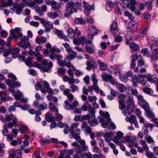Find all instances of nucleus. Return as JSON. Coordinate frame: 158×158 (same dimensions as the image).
Returning a JSON list of instances; mask_svg holds the SVG:
<instances>
[{
  "mask_svg": "<svg viewBox=\"0 0 158 158\" xmlns=\"http://www.w3.org/2000/svg\"><path fill=\"white\" fill-rule=\"evenodd\" d=\"M41 24L44 27V31L46 32H49L53 28V24L48 20H46L44 19Z\"/></svg>",
  "mask_w": 158,
  "mask_h": 158,
  "instance_id": "nucleus-4",
  "label": "nucleus"
},
{
  "mask_svg": "<svg viewBox=\"0 0 158 158\" xmlns=\"http://www.w3.org/2000/svg\"><path fill=\"white\" fill-rule=\"evenodd\" d=\"M143 109L145 110L147 114L150 118H152V119L155 117V114L150 109L149 105L144 107Z\"/></svg>",
  "mask_w": 158,
  "mask_h": 158,
  "instance_id": "nucleus-15",
  "label": "nucleus"
},
{
  "mask_svg": "<svg viewBox=\"0 0 158 158\" xmlns=\"http://www.w3.org/2000/svg\"><path fill=\"white\" fill-rule=\"evenodd\" d=\"M35 41L36 43L40 44L41 43H44L46 42V39L44 36H42L41 38L37 37Z\"/></svg>",
  "mask_w": 158,
  "mask_h": 158,
  "instance_id": "nucleus-29",
  "label": "nucleus"
},
{
  "mask_svg": "<svg viewBox=\"0 0 158 158\" xmlns=\"http://www.w3.org/2000/svg\"><path fill=\"white\" fill-rule=\"evenodd\" d=\"M123 134L121 131H118L116 135L115 136L113 139V141L118 145H120L122 143L121 141L119 140L123 137Z\"/></svg>",
  "mask_w": 158,
  "mask_h": 158,
  "instance_id": "nucleus-9",
  "label": "nucleus"
},
{
  "mask_svg": "<svg viewBox=\"0 0 158 158\" xmlns=\"http://www.w3.org/2000/svg\"><path fill=\"white\" fill-rule=\"evenodd\" d=\"M85 49L86 52L89 53L91 54L94 52V49L91 47L88 46L87 44H86Z\"/></svg>",
  "mask_w": 158,
  "mask_h": 158,
  "instance_id": "nucleus-53",
  "label": "nucleus"
},
{
  "mask_svg": "<svg viewBox=\"0 0 158 158\" xmlns=\"http://www.w3.org/2000/svg\"><path fill=\"white\" fill-rule=\"evenodd\" d=\"M88 148V147L86 144L81 145V149L79 148L78 149V152L79 153L81 151H85L87 150Z\"/></svg>",
  "mask_w": 158,
  "mask_h": 158,
  "instance_id": "nucleus-55",
  "label": "nucleus"
},
{
  "mask_svg": "<svg viewBox=\"0 0 158 158\" xmlns=\"http://www.w3.org/2000/svg\"><path fill=\"white\" fill-rule=\"evenodd\" d=\"M5 119L7 122L10 121L11 120H12V122H9L6 125V127L9 128H12L13 127H17L18 125L17 123V118L14 116L12 114H10L8 115H5Z\"/></svg>",
  "mask_w": 158,
  "mask_h": 158,
  "instance_id": "nucleus-2",
  "label": "nucleus"
},
{
  "mask_svg": "<svg viewBox=\"0 0 158 158\" xmlns=\"http://www.w3.org/2000/svg\"><path fill=\"white\" fill-rule=\"evenodd\" d=\"M141 53L143 54L144 56L148 57L150 56V53L148 52V49L145 48L141 50Z\"/></svg>",
  "mask_w": 158,
  "mask_h": 158,
  "instance_id": "nucleus-49",
  "label": "nucleus"
},
{
  "mask_svg": "<svg viewBox=\"0 0 158 158\" xmlns=\"http://www.w3.org/2000/svg\"><path fill=\"white\" fill-rule=\"evenodd\" d=\"M70 89L72 92L74 93L78 90V87L74 84H72L70 86Z\"/></svg>",
  "mask_w": 158,
  "mask_h": 158,
  "instance_id": "nucleus-48",
  "label": "nucleus"
},
{
  "mask_svg": "<svg viewBox=\"0 0 158 158\" xmlns=\"http://www.w3.org/2000/svg\"><path fill=\"white\" fill-rule=\"evenodd\" d=\"M60 89L63 90V94L64 95L66 96L67 98L70 101H72L74 98L73 95L70 92V89H65V87L64 85H61L60 87Z\"/></svg>",
  "mask_w": 158,
  "mask_h": 158,
  "instance_id": "nucleus-3",
  "label": "nucleus"
},
{
  "mask_svg": "<svg viewBox=\"0 0 158 158\" xmlns=\"http://www.w3.org/2000/svg\"><path fill=\"white\" fill-rule=\"evenodd\" d=\"M85 104L82 105L81 106V110L84 111L88 110L91 108V105L89 104L88 102H85Z\"/></svg>",
  "mask_w": 158,
  "mask_h": 158,
  "instance_id": "nucleus-31",
  "label": "nucleus"
},
{
  "mask_svg": "<svg viewBox=\"0 0 158 158\" xmlns=\"http://www.w3.org/2000/svg\"><path fill=\"white\" fill-rule=\"evenodd\" d=\"M25 6V4L21 3L20 4L14 3L13 5L14 7L16 9L15 12L18 14H19L22 10L23 8Z\"/></svg>",
  "mask_w": 158,
  "mask_h": 158,
  "instance_id": "nucleus-10",
  "label": "nucleus"
},
{
  "mask_svg": "<svg viewBox=\"0 0 158 158\" xmlns=\"http://www.w3.org/2000/svg\"><path fill=\"white\" fill-rule=\"evenodd\" d=\"M146 78L147 79L148 81L151 83H155L158 80V78L156 77H154L151 74L148 75L147 77H146Z\"/></svg>",
  "mask_w": 158,
  "mask_h": 158,
  "instance_id": "nucleus-21",
  "label": "nucleus"
},
{
  "mask_svg": "<svg viewBox=\"0 0 158 158\" xmlns=\"http://www.w3.org/2000/svg\"><path fill=\"white\" fill-rule=\"evenodd\" d=\"M81 6L80 3L77 2L73 3V2H70L66 4V5L65 11L64 13L65 17H68L72 14L73 12L77 13L79 9L81 8Z\"/></svg>",
  "mask_w": 158,
  "mask_h": 158,
  "instance_id": "nucleus-1",
  "label": "nucleus"
},
{
  "mask_svg": "<svg viewBox=\"0 0 158 158\" xmlns=\"http://www.w3.org/2000/svg\"><path fill=\"white\" fill-rule=\"evenodd\" d=\"M117 24L116 22H114L111 25L110 27V31L112 33H114V31L117 30Z\"/></svg>",
  "mask_w": 158,
  "mask_h": 158,
  "instance_id": "nucleus-42",
  "label": "nucleus"
},
{
  "mask_svg": "<svg viewBox=\"0 0 158 158\" xmlns=\"http://www.w3.org/2000/svg\"><path fill=\"white\" fill-rule=\"evenodd\" d=\"M43 64L42 70L44 72H47L52 67L53 65L51 62L44 59L42 61Z\"/></svg>",
  "mask_w": 158,
  "mask_h": 158,
  "instance_id": "nucleus-5",
  "label": "nucleus"
},
{
  "mask_svg": "<svg viewBox=\"0 0 158 158\" xmlns=\"http://www.w3.org/2000/svg\"><path fill=\"white\" fill-rule=\"evenodd\" d=\"M91 78L93 82V86L96 85H97L98 80L96 78V76L94 74H93L92 75Z\"/></svg>",
  "mask_w": 158,
  "mask_h": 158,
  "instance_id": "nucleus-58",
  "label": "nucleus"
},
{
  "mask_svg": "<svg viewBox=\"0 0 158 158\" xmlns=\"http://www.w3.org/2000/svg\"><path fill=\"white\" fill-rule=\"evenodd\" d=\"M46 120L48 122L52 121L55 119V118L52 116V114L50 113H47L45 115Z\"/></svg>",
  "mask_w": 158,
  "mask_h": 158,
  "instance_id": "nucleus-27",
  "label": "nucleus"
},
{
  "mask_svg": "<svg viewBox=\"0 0 158 158\" xmlns=\"http://www.w3.org/2000/svg\"><path fill=\"white\" fill-rule=\"evenodd\" d=\"M49 108L51 112L54 113L56 114L58 113V108L56 106L54 103L50 102L49 104Z\"/></svg>",
  "mask_w": 158,
  "mask_h": 158,
  "instance_id": "nucleus-19",
  "label": "nucleus"
},
{
  "mask_svg": "<svg viewBox=\"0 0 158 158\" xmlns=\"http://www.w3.org/2000/svg\"><path fill=\"white\" fill-rule=\"evenodd\" d=\"M62 15L61 11L60 10H57L56 12H49L48 14V17L52 19H55L57 17H60Z\"/></svg>",
  "mask_w": 158,
  "mask_h": 158,
  "instance_id": "nucleus-7",
  "label": "nucleus"
},
{
  "mask_svg": "<svg viewBox=\"0 0 158 158\" xmlns=\"http://www.w3.org/2000/svg\"><path fill=\"white\" fill-rule=\"evenodd\" d=\"M152 0H149L146 2V6L148 10H151L152 9Z\"/></svg>",
  "mask_w": 158,
  "mask_h": 158,
  "instance_id": "nucleus-46",
  "label": "nucleus"
},
{
  "mask_svg": "<svg viewBox=\"0 0 158 158\" xmlns=\"http://www.w3.org/2000/svg\"><path fill=\"white\" fill-rule=\"evenodd\" d=\"M99 113L101 115L104 116L105 118L108 122H110L111 119L110 118V114L107 112H106L104 113L102 110H100Z\"/></svg>",
  "mask_w": 158,
  "mask_h": 158,
  "instance_id": "nucleus-23",
  "label": "nucleus"
},
{
  "mask_svg": "<svg viewBox=\"0 0 158 158\" xmlns=\"http://www.w3.org/2000/svg\"><path fill=\"white\" fill-rule=\"evenodd\" d=\"M70 132L71 135H72V137L75 138L77 141H78L79 139H81V137L79 135L80 134H77V133H76L74 132V131L72 130H71L70 131Z\"/></svg>",
  "mask_w": 158,
  "mask_h": 158,
  "instance_id": "nucleus-33",
  "label": "nucleus"
},
{
  "mask_svg": "<svg viewBox=\"0 0 158 158\" xmlns=\"http://www.w3.org/2000/svg\"><path fill=\"white\" fill-rule=\"evenodd\" d=\"M47 105L45 103H43L39 106L38 108L40 110H43L47 108Z\"/></svg>",
  "mask_w": 158,
  "mask_h": 158,
  "instance_id": "nucleus-57",
  "label": "nucleus"
},
{
  "mask_svg": "<svg viewBox=\"0 0 158 158\" xmlns=\"http://www.w3.org/2000/svg\"><path fill=\"white\" fill-rule=\"evenodd\" d=\"M53 32L57 35L60 39H64V35L61 30L55 28L53 31Z\"/></svg>",
  "mask_w": 158,
  "mask_h": 158,
  "instance_id": "nucleus-24",
  "label": "nucleus"
},
{
  "mask_svg": "<svg viewBox=\"0 0 158 158\" xmlns=\"http://www.w3.org/2000/svg\"><path fill=\"white\" fill-rule=\"evenodd\" d=\"M143 124L144 127L146 128L149 127L151 129H152L154 127V125L153 124L149 123L146 121L143 123Z\"/></svg>",
  "mask_w": 158,
  "mask_h": 158,
  "instance_id": "nucleus-56",
  "label": "nucleus"
},
{
  "mask_svg": "<svg viewBox=\"0 0 158 158\" xmlns=\"http://www.w3.org/2000/svg\"><path fill=\"white\" fill-rule=\"evenodd\" d=\"M126 44H128L130 48L133 51L135 52L137 50L139 47L138 45L134 42H130L127 41L126 42Z\"/></svg>",
  "mask_w": 158,
  "mask_h": 158,
  "instance_id": "nucleus-20",
  "label": "nucleus"
},
{
  "mask_svg": "<svg viewBox=\"0 0 158 158\" xmlns=\"http://www.w3.org/2000/svg\"><path fill=\"white\" fill-rule=\"evenodd\" d=\"M136 3V1L135 0H131L129 2L127 3V7L130 8L131 11H133L135 8V5Z\"/></svg>",
  "mask_w": 158,
  "mask_h": 158,
  "instance_id": "nucleus-18",
  "label": "nucleus"
},
{
  "mask_svg": "<svg viewBox=\"0 0 158 158\" xmlns=\"http://www.w3.org/2000/svg\"><path fill=\"white\" fill-rule=\"evenodd\" d=\"M74 23L77 24H82L86 23L85 21H83V20L80 18H76L74 21Z\"/></svg>",
  "mask_w": 158,
  "mask_h": 158,
  "instance_id": "nucleus-44",
  "label": "nucleus"
},
{
  "mask_svg": "<svg viewBox=\"0 0 158 158\" xmlns=\"http://www.w3.org/2000/svg\"><path fill=\"white\" fill-rule=\"evenodd\" d=\"M10 53L12 54V56L14 58L19 56L20 49L18 47L10 48Z\"/></svg>",
  "mask_w": 158,
  "mask_h": 158,
  "instance_id": "nucleus-11",
  "label": "nucleus"
},
{
  "mask_svg": "<svg viewBox=\"0 0 158 158\" xmlns=\"http://www.w3.org/2000/svg\"><path fill=\"white\" fill-rule=\"evenodd\" d=\"M132 59L131 60L136 61L138 59H140V58H142V56L141 55H138L137 54L135 53L132 55Z\"/></svg>",
  "mask_w": 158,
  "mask_h": 158,
  "instance_id": "nucleus-51",
  "label": "nucleus"
},
{
  "mask_svg": "<svg viewBox=\"0 0 158 158\" xmlns=\"http://www.w3.org/2000/svg\"><path fill=\"white\" fill-rule=\"evenodd\" d=\"M79 44H81L84 45L86 41L85 38L83 36H81L78 38Z\"/></svg>",
  "mask_w": 158,
  "mask_h": 158,
  "instance_id": "nucleus-54",
  "label": "nucleus"
},
{
  "mask_svg": "<svg viewBox=\"0 0 158 158\" xmlns=\"http://www.w3.org/2000/svg\"><path fill=\"white\" fill-rule=\"evenodd\" d=\"M88 99L90 102H95L97 100V98L95 96H89L88 97Z\"/></svg>",
  "mask_w": 158,
  "mask_h": 158,
  "instance_id": "nucleus-60",
  "label": "nucleus"
},
{
  "mask_svg": "<svg viewBox=\"0 0 158 158\" xmlns=\"http://www.w3.org/2000/svg\"><path fill=\"white\" fill-rule=\"evenodd\" d=\"M145 139L146 141L148 143H155V141L149 135H147L145 137Z\"/></svg>",
  "mask_w": 158,
  "mask_h": 158,
  "instance_id": "nucleus-47",
  "label": "nucleus"
},
{
  "mask_svg": "<svg viewBox=\"0 0 158 158\" xmlns=\"http://www.w3.org/2000/svg\"><path fill=\"white\" fill-rule=\"evenodd\" d=\"M88 123L92 127L95 126L98 123V121L96 119H93L88 120Z\"/></svg>",
  "mask_w": 158,
  "mask_h": 158,
  "instance_id": "nucleus-38",
  "label": "nucleus"
},
{
  "mask_svg": "<svg viewBox=\"0 0 158 158\" xmlns=\"http://www.w3.org/2000/svg\"><path fill=\"white\" fill-rule=\"evenodd\" d=\"M137 25L136 22H132L128 24L127 28L129 30V31H134L136 30Z\"/></svg>",
  "mask_w": 158,
  "mask_h": 158,
  "instance_id": "nucleus-17",
  "label": "nucleus"
},
{
  "mask_svg": "<svg viewBox=\"0 0 158 158\" xmlns=\"http://www.w3.org/2000/svg\"><path fill=\"white\" fill-rule=\"evenodd\" d=\"M32 52L33 54H34L35 56H37V59L38 61L42 62V61L44 59H43L42 55L40 54L39 52H37L36 53L33 52Z\"/></svg>",
  "mask_w": 158,
  "mask_h": 158,
  "instance_id": "nucleus-39",
  "label": "nucleus"
},
{
  "mask_svg": "<svg viewBox=\"0 0 158 158\" xmlns=\"http://www.w3.org/2000/svg\"><path fill=\"white\" fill-rule=\"evenodd\" d=\"M99 66V69L102 71H105L107 70L108 69V67L107 64L102 62V61L100 60H97Z\"/></svg>",
  "mask_w": 158,
  "mask_h": 158,
  "instance_id": "nucleus-16",
  "label": "nucleus"
},
{
  "mask_svg": "<svg viewBox=\"0 0 158 158\" xmlns=\"http://www.w3.org/2000/svg\"><path fill=\"white\" fill-rule=\"evenodd\" d=\"M51 6L53 9L57 10L60 8V5L59 3L56 2L55 1L52 0Z\"/></svg>",
  "mask_w": 158,
  "mask_h": 158,
  "instance_id": "nucleus-32",
  "label": "nucleus"
},
{
  "mask_svg": "<svg viewBox=\"0 0 158 158\" xmlns=\"http://www.w3.org/2000/svg\"><path fill=\"white\" fill-rule=\"evenodd\" d=\"M29 40L28 38L26 36L23 37V38L20 39V42L19 43H21V44H23L26 42H28Z\"/></svg>",
  "mask_w": 158,
  "mask_h": 158,
  "instance_id": "nucleus-62",
  "label": "nucleus"
},
{
  "mask_svg": "<svg viewBox=\"0 0 158 158\" xmlns=\"http://www.w3.org/2000/svg\"><path fill=\"white\" fill-rule=\"evenodd\" d=\"M145 86V87L143 89V92L148 94H150L153 93L152 91L150 88L147 87V86Z\"/></svg>",
  "mask_w": 158,
  "mask_h": 158,
  "instance_id": "nucleus-50",
  "label": "nucleus"
},
{
  "mask_svg": "<svg viewBox=\"0 0 158 158\" xmlns=\"http://www.w3.org/2000/svg\"><path fill=\"white\" fill-rule=\"evenodd\" d=\"M68 35L71 38H73L75 35L74 31V30L71 27H69L67 30Z\"/></svg>",
  "mask_w": 158,
  "mask_h": 158,
  "instance_id": "nucleus-36",
  "label": "nucleus"
},
{
  "mask_svg": "<svg viewBox=\"0 0 158 158\" xmlns=\"http://www.w3.org/2000/svg\"><path fill=\"white\" fill-rule=\"evenodd\" d=\"M150 48L154 54L158 53V45L156 44H151Z\"/></svg>",
  "mask_w": 158,
  "mask_h": 158,
  "instance_id": "nucleus-30",
  "label": "nucleus"
},
{
  "mask_svg": "<svg viewBox=\"0 0 158 158\" xmlns=\"http://www.w3.org/2000/svg\"><path fill=\"white\" fill-rule=\"evenodd\" d=\"M147 33V28L145 26H143L141 28L139 32V36L140 37L146 35Z\"/></svg>",
  "mask_w": 158,
  "mask_h": 158,
  "instance_id": "nucleus-28",
  "label": "nucleus"
},
{
  "mask_svg": "<svg viewBox=\"0 0 158 158\" xmlns=\"http://www.w3.org/2000/svg\"><path fill=\"white\" fill-rule=\"evenodd\" d=\"M137 98L139 105L143 108L147 106L149 104L144 99L143 97L141 95L137 96Z\"/></svg>",
  "mask_w": 158,
  "mask_h": 158,
  "instance_id": "nucleus-8",
  "label": "nucleus"
},
{
  "mask_svg": "<svg viewBox=\"0 0 158 158\" xmlns=\"http://www.w3.org/2000/svg\"><path fill=\"white\" fill-rule=\"evenodd\" d=\"M140 143L142 146L144 151H146L149 150V148L145 140L143 139L141 140L140 141Z\"/></svg>",
  "mask_w": 158,
  "mask_h": 158,
  "instance_id": "nucleus-43",
  "label": "nucleus"
},
{
  "mask_svg": "<svg viewBox=\"0 0 158 158\" xmlns=\"http://www.w3.org/2000/svg\"><path fill=\"white\" fill-rule=\"evenodd\" d=\"M89 31H91L92 33H94V34L92 33V34L90 36V37H91L92 38H93L94 35L98 33V29L96 28L95 27L90 26L89 27Z\"/></svg>",
  "mask_w": 158,
  "mask_h": 158,
  "instance_id": "nucleus-34",
  "label": "nucleus"
},
{
  "mask_svg": "<svg viewBox=\"0 0 158 158\" xmlns=\"http://www.w3.org/2000/svg\"><path fill=\"white\" fill-rule=\"evenodd\" d=\"M65 65L69 68H71L74 71H75L76 70L75 68L73 65L71 64L70 61H69L68 63H66Z\"/></svg>",
  "mask_w": 158,
  "mask_h": 158,
  "instance_id": "nucleus-59",
  "label": "nucleus"
},
{
  "mask_svg": "<svg viewBox=\"0 0 158 158\" xmlns=\"http://www.w3.org/2000/svg\"><path fill=\"white\" fill-rule=\"evenodd\" d=\"M9 158H19L21 156V152L19 150L15 151L14 149H12L9 151Z\"/></svg>",
  "mask_w": 158,
  "mask_h": 158,
  "instance_id": "nucleus-6",
  "label": "nucleus"
},
{
  "mask_svg": "<svg viewBox=\"0 0 158 158\" xmlns=\"http://www.w3.org/2000/svg\"><path fill=\"white\" fill-rule=\"evenodd\" d=\"M27 127L22 124H20L19 126V130L21 134L24 133L27 130Z\"/></svg>",
  "mask_w": 158,
  "mask_h": 158,
  "instance_id": "nucleus-45",
  "label": "nucleus"
},
{
  "mask_svg": "<svg viewBox=\"0 0 158 158\" xmlns=\"http://www.w3.org/2000/svg\"><path fill=\"white\" fill-rule=\"evenodd\" d=\"M31 44L28 42H26L23 44L19 43L18 46L24 49H26L30 47Z\"/></svg>",
  "mask_w": 158,
  "mask_h": 158,
  "instance_id": "nucleus-40",
  "label": "nucleus"
},
{
  "mask_svg": "<svg viewBox=\"0 0 158 158\" xmlns=\"http://www.w3.org/2000/svg\"><path fill=\"white\" fill-rule=\"evenodd\" d=\"M102 79L105 81H109L112 82L113 81V79L112 76L110 74H108L106 72H103L102 74Z\"/></svg>",
  "mask_w": 158,
  "mask_h": 158,
  "instance_id": "nucleus-13",
  "label": "nucleus"
},
{
  "mask_svg": "<svg viewBox=\"0 0 158 158\" xmlns=\"http://www.w3.org/2000/svg\"><path fill=\"white\" fill-rule=\"evenodd\" d=\"M90 61H91V63L93 68H96L97 67V64L96 62L94 60L93 58H91L90 59Z\"/></svg>",
  "mask_w": 158,
  "mask_h": 158,
  "instance_id": "nucleus-61",
  "label": "nucleus"
},
{
  "mask_svg": "<svg viewBox=\"0 0 158 158\" xmlns=\"http://www.w3.org/2000/svg\"><path fill=\"white\" fill-rule=\"evenodd\" d=\"M67 71L66 68L64 67L60 68L58 69L57 71V73L60 75H63Z\"/></svg>",
  "mask_w": 158,
  "mask_h": 158,
  "instance_id": "nucleus-37",
  "label": "nucleus"
},
{
  "mask_svg": "<svg viewBox=\"0 0 158 158\" xmlns=\"http://www.w3.org/2000/svg\"><path fill=\"white\" fill-rule=\"evenodd\" d=\"M57 158H71V157L69 155L61 152L59 156Z\"/></svg>",
  "mask_w": 158,
  "mask_h": 158,
  "instance_id": "nucleus-64",
  "label": "nucleus"
},
{
  "mask_svg": "<svg viewBox=\"0 0 158 158\" xmlns=\"http://www.w3.org/2000/svg\"><path fill=\"white\" fill-rule=\"evenodd\" d=\"M69 54L68 55V58L69 59L72 60L77 56V53L72 50L70 52H68Z\"/></svg>",
  "mask_w": 158,
  "mask_h": 158,
  "instance_id": "nucleus-26",
  "label": "nucleus"
},
{
  "mask_svg": "<svg viewBox=\"0 0 158 158\" xmlns=\"http://www.w3.org/2000/svg\"><path fill=\"white\" fill-rule=\"evenodd\" d=\"M140 60L138 61L137 66L134 69V71L135 72H137L139 70V67L144 65L145 63L143 58H140Z\"/></svg>",
  "mask_w": 158,
  "mask_h": 158,
  "instance_id": "nucleus-25",
  "label": "nucleus"
},
{
  "mask_svg": "<svg viewBox=\"0 0 158 158\" xmlns=\"http://www.w3.org/2000/svg\"><path fill=\"white\" fill-rule=\"evenodd\" d=\"M44 0H33V1L27 2L26 5L30 7H34L36 4H40L43 3Z\"/></svg>",
  "mask_w": 158,
  "mask_h": 158,
  "instance_id": "nucleus-12",
  "label": "nucleus"
},
{
  "mask_svg": "<svg viewBox=\"0 0 158 158\" xmlns=\"http://www.w3.org/2000/svg\"><path fill=\"white\" fill-rule=\"evenodd\" d=\"M84 7L86 10H90L91 9H94V6L93 5L92 6L90 5L87 3L85 1L83 2Z\"/></svg>",
  "mask_w": 158,
  "mask_h": 158,
  "instance_id": "nucleus-35",
  "label": "nucleus"
},
{
  "mask_svg": "<svg viewBox=\"0 0 158 158\" xmlns=\"http://www.w3.org/2000/svg\"><path fill=\"white\" fill-rule=\"evenodd\" d=\"M116 87L118 89L120 93L123 92L126 89V87L124 85L120 83L117 82L115 84Z\"/></svg>",
  "mask_w": 158,
  "mask_h": 158,
  "instance_id": "nucleus-22",
  "label": "nucleus"
},
{
  "mask_svg": "<svg viewBox=\"0 0 158 158\" xmlns=\"http://www.w3.org/2000/svg\"><path fill=\"white\" fill-rule=\"evenodd\" d=\"M119 108L121 110H123L125 108V105L124 100L123 99H119L118 100Z\"/></svg>",
  "mask_w": 158,
  "mask_h": 158,
  "instance_id": "nucleus-41",
  "label": "nucleus"
},
{
  "mask_svg": "<svg viewBox=\"0 0 158 158\" xmlns=\"http://www.w3.org/2000/svg\"><path fill=\"white\" fill-rule=\"evenodd\" d=\"M147 76L144 74H140L139 75L138 80L139 82L142 84L143 86H148L149 85L147 84L146 80L145 79V77L146 78Z\"/></svg>",
  "mask_w": 158,
  "mask_h": 158,
  "instance_id": "nucleus-14",
  "label": "nucleus"
},
{
  "mask_svg": "<svg viewBox=\"0 0 158 158\" xmlns=\"http://www.w3.org/2000/svg\"><path fill=\"white\" fill-rule=\"evenodd\" d=\"M119 78L122 81L124 82H126L128 79L126 75H125L123 74H120Z\"/></svg>",
  "mask_w": 158,
  "mask_h": 158,
  "instance_id": "nucleus-52",
  "label": "nucleus"
},
{
  "mask_svg": "<svg viewBox=\"0 0 158 158\" xmlns=\"http://www.w3.org/2000/svg\"><path fill=\"white\" fill-rule=\"evenodd\" d=\"M122 112L125 116H128L130 114V111L129 110L128 107H127V108L125 109L124 110L122 111Z\"/></svg>",
  "mask_w": 158,
  "mask_h": 158,
  "instance_id": "nucleus-63",
  "label": "nucleus"
}]
</instances>
